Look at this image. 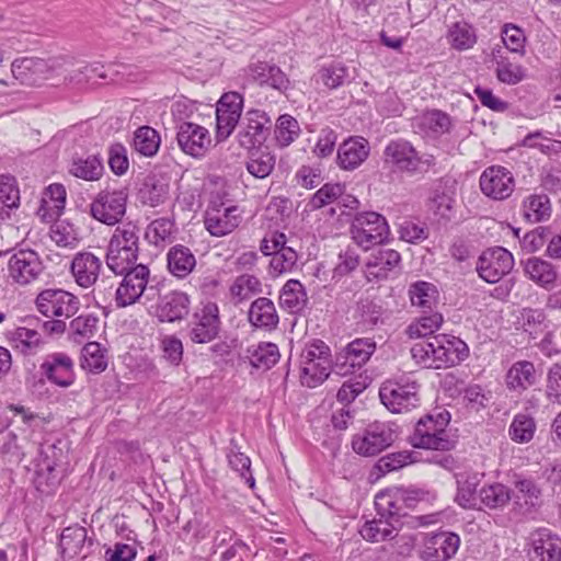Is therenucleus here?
Here are the masks:
<instances>
[{"mask_svg": "<svg viewBox=\"0 0 561 561\" xmlns=\"http://www.w3.org/2000/svg\"><path fill=\"white\" fill-rule=\"evenodd\" d=\"M385 163L402 172H414L420 157L413 146L403 139L390 141L383 151Z\"/></svg>", "mask_w": 561, "mask_h": 561, "instance_id": "nucleus-20", "label": "nucleus"}, {"mask_svg": "<svg viewBox=\"0 0 561 561\" xmlns=\"http://www.w3.org/2000/svg\"><path fill=\"white\" fill-rule=\"evenodd\" d=\"M351 234L358 247L368 250L387 240L389 226L385 217L378 213H362L355 216L351 226Z\"/></svg>", "mask_w": 561, "mask_h": 561, "instance_id": "nucleus-6", "label": "nucleus"}, {"mask_svg": "<svg viewBox=\"0 0 561 561\" xmlns=\"http://www.w3.org/2000/svg\"><path fill=\"white\" fill-rule=\"evenodd\" d=\"M495 73L501 82L510 85L519 83L526 76L523 66L513 64L508 59H499Z\"/></svg>", "mask_w": 561, "mask_h": 561, "instance_id": "nucleus-60", "label": "nucleus"}, {"mask_svg": "<svg viewBox=\"0 0 561 561\" xmlns=\"http://www.w3.org/2000/svg\"><path fill=\"white\" fill-rule=\"evenodd\" d=\"M102 270V259L89 251L76 253L70 264V273L76 284L84 289L95 285Z\"/></svg>", "mask_w": 561, "mask_h": 561, "instance_id": "nucleus-19", "label": "nucleus"}, {"mask_svg": "<svg viewBox=\"0 0 561 561\" xmlns=\"http://www.w3.org/2000/svg\"><path fill=\"white\" fill-rule=\"evenodd\" d=\"M510 390L522 392L536 382V369L531 362L518 360L512 365L505 377Z\"/></svg>", "mask_w": 561, "mask_h": 561, "instance_id": "nucleus-32", "label": "nucleus"}, {"mask_svg": "<svg viewBox=\"0 0 561 561\" xmlns=\"http://www.w3.org/2000/svg\"><path fill=\"white\" fill-rule=\"evenodd\" d=\"M114 274L123 276L115 294L116 306L124 308L136 304L145 293L148 284L150 274L148 266L137 264L126 272Z\"/></svg>", "mask_w": 561, "mask_h": 561, "instance_id": "nucleus-11", "label": "nucleus"}, {"mask_svg": "<svg viewBox=\"0 0 561 561\" xmlns=\"http://www.w3.org/2000/svg\"><path fill=\"white\" fill-rule=\"evenodd\" d=\"M534 561H561V537L541 528L531 535Z\"/></svg>", "mask_w": 561, "mask_h": 561, "instance_id": "nucleus-23", "label": "nucleus"}, {"mask_svg": "<svg viewBox=\"0 0 561 561\" xmlns=\"http://www.w3.org/2000/svg\"><path fill=\"white\" fill-rule=\"evenodd\" d=\"M479 184L485 196L494 201H503L514 192L515 179L508 169L492 165L482 172Z\"/></svg>", "mask_w": 561, "mask_h": 561, "instance_id": "nucleus-13", "label": "nucleus"}, {"mask_svg": "<svg viewBox=\"0 0 561 561\" xmlns=\"http://www.w3.org/2000/svg\"><path fill=\"white\" fill-rule=\"evenodd\" d=\"M525 275L543 288H550L556 283L558 272L554 265L541 257H529L524 262Z\"/></svg>", "mask_w": 561, "mask_h": 561, "instance_id": "nucleus-31", "label": "nucleus"}, {"mask_svg": "<svg viewBox=\"0 0 561 561\" xmlns=\"http://www.w3.org/2000/svg\"><path fill=\"white\" fill-rule=\"evenodd\" d=\"M206 230L214 237L231 233L240 224V215L234 206L224 210L208 209L204 219Z\"/></svg>", "mask_w": 561, "mask_h": 561, "instance_id": "nucleus-25", "label": "nucleus"}, {"mask_svg": "<svg viewBox=\"0 0 561 561\" xmlns=\"http://www.w3.org/2000/svg\"><path fill=\"white\" fill-rule=\"evenodd\" d=\"M249 79L260 87H267L279 92H285L289 88V79L279 67L268 62L259 61L251 64L245 69Z\"/></svg>", "mask_w": 561, "mask_h": 561, "instance_id": "nucleus-21", "label": "nucleus"}, {"mask_svg": "<svg viewBox=\"0 0 561 561\" xmlns=\"http://www.w3.org/2000/svg\"><path fill=\"white\" fill-rule=\"evenodd\" d=\"M459 545L460 538L454 533L426 535L420 558L423 561H447L456 554Z\"/></svg>", "mask_w": 561, "mask_h": 561, "instance_id": "nucleus-16", "label": "nucleus"}, {"mask_svg": "<svg viewBox=\"0 0 561 561\" xmlns=\"http://www.w3.org/2000/svg\"><path fill=\"white\" fill-rule=\"evenodd\" d=\"M401 256L392 249H379L373 253L366 264L368 280L386 279L391 274H397L400 268Z\"/></svg>", "mask_w": 561, "mask_h": 561, "instance_id": "nucleus-22", "label": "nucleus"}, {"mask_svg": "<svg viewBox=\"0 0 561 561\" xmlns=\"http://www.w3.org/2000/svg\"><path fill=\"white\" fill-rule=\"evenodd\" d=\"M370 147L363 137H351L337 149V164L343 170L357 169L369 156Z\"/></svg>", "mask_w": 561, "mask_h": 561, "instance_id": "nucleus-24", "label": "nucleus"}, {"mask_svg": "<svg viewBox=\"0 0 561 561\" xmlns=\"http://www.w3.org/2000/svg\"><path fill=\"white\" fill-rule=\"evenodd\" d=\"M80 366L90 373L99 374L106 369L104 350L98 342H89L81 350Z\"/></svg>", "mask_w": 561, "mask_h": 561, "instance_id": "nucleus-46", "label": "nucleus"}, {"mask_svg": "<svg viewBox=\"0 0 561 561\" xmlns=\"http://www.w3.org/2000/svg\"><path fill=\"white\" fill-rule=\"evenodd\" d=\"M397 437L394 424L375 422L369 424L362 434L353 437L352 446L356 454L369 457L391 446Z\"/></svg>", "mask_w": 561, "mask_h": 561, "instance_id": "nucleus-7", "label": "nucleus"}, {"mask_svg": "<svg viewBox=\"0 0 561 561\" xmlns=\"http://www.w3.org/2000/svg\"><path fill=\"white\" fill-rule=\"evenodd\" d=\"M347 76V69L344 66L334 64L320 69L317 80L329 89H336L344 83Z\"/></svg>", "mask_w": 561, "mask_h": 561, "instance_id": "nucleus-61", "label": "nucleus"}, {"mask_svg": "<svg viewBox=\"0 0 561 561\" xmlns=\"http://www.w3.org/2000/svg\"><path fill=\"white\" fill-rule=\"evenodd\" d=\"M220 324L218 305L215 301L203 300L192 314L188 323V337L193 343H209L217 337Z\"/></svg>", "mask_w": 561, "mask_h": 561, "instance_id": "nucleus-5", "label": "nucleus"}, {"mask_svg": "<svg viewBox=\"0 0 561 561\" xmlns=\"http://www.w3.org/2000/svg\"><path fill=\"white\" fill-rule=\"evenodd\" d=\"M480 503L488 508H501L511 500L510 490L501 483L484 485L478 493Z\"/></svg>", "mask_w": 561, "mask_h": 561, "instance_id": "nucleus-50", "label": "nucleus"}, {"mask_svg": "<svg viewBox=\"0 0 561 561\" xmlns=\"http://www.w3.org/2000/svg\"><path fill=\"white\" fill-rule=\"evenodd\" d=\"M409 296L413 306L432 309L437 302L438 291L432 283L417 280L410 285Z\"/></svg>", "mask_w": 561, "mask_h": 561, "instance_id": "nucleus-45", "label": "nucleus"}, {"mask_svg": "<svg viewBox=\"0 0 561 561\" xmlns=\"http://www.w3.org/2000/svg\"><path fill=\"white\" fill-rule=\"evenodd\" d=\"M308 301L307 293L302 284L297 279H289L283 286L279 294V305L290 313L304 310Z\"/></svg>", "mask_w": 561, "mask_h": 561, "instance_id": "nucleus-36", "label": "nucleus"}, {"mask_svg": "<svg viewBox=\"0 0 561 561\" xmlns=\"http://www.w3.org/2000/svg\"><path fill=\"white\" fill-rule=\"evenodd\" d=\"M443 323V316L438 312H434L427 316H422L412 321L405 333L410 339H421L432 335L436 332Z\"/></svg>", "mask_w": 561, "mask_h": 561, "instance_id": "nucleus-48", "label": "nucleus"}, {"mask_svg": "<svg viewBox=\"0 0 561 561\" xmlns=\"http://www.w3.org/2000/svg\"><path fill=\"white\" fill-rule=\"evenodd\" d=\"M139 228L133 222L119 225L113 232L106 251V266L113 273H123L137 265Z\"/></svg>", "mask_w": 561, "mask_h": 561, "instance_id": "nucleus-2", "label": "nucleus"}, {"mask_svg": "<svg viewBox=\"0 0 561 561\" xmlns=\"http://www.w3.org/2000/svg\"><path fill=\"white\" fill-rule=\"evenodd\" d=\"M300 134L299 123L289 114L280 115L275 125V139L282 148L293 144Z\"/></svg>", "mask_w": 561, "mask_h": 561, "instance_id": "nucleus-51", "label": "nucleus"}, {"mask_svg": "<svg viewBox=\"0 0 561 561\" xmlns=\"http://www.w3.org/2000/svg\"><path fill=\"white\" fill-rule=\"evenodd\" d=\"M514 266V257L510 251L502 247L486 249L477 262V272L486 283L500 282Z\"/></svg>", "mask_w": 561, "mask_h": 561, "instance_id": "nucleus-12", "label": "nucleus"}, {"mask_svg": "<svg viewBox=\"0 0 561 561\" xmlns=\"http://www.w3.org/2000/svg\"><path fill=\"white\" fill-rule=\"evenodd\" d=\"M523 216L526 221L537 224L551 217V203L546 194H531L523 202Z\"/></svg>", "mask_w": 561, "mask_h": 561, "instance_id": "nucleus-38", "label": "nucleus"}, {"mask_svg": "<svg viewBox=\"0 0 561 561\" xmlns=\"http://www.w3.org/2000/svg\"><path fill=\"white\" fill-rule=\"evenodd\" d=\"M376 351V343L368 337L356 339L352 341L345 350L344 363H336L335 369L340 375H344L348 373V369L343 370L344 366H350L351 368H360L364 364H366L370 356Z\"/></svg>", "mask_w": 561, "mask_h": 561, "instance_id": "nucleus-28", "label": "nucleus"}, {"mask_svg": "<svg viewBox=\"0 0 561 561\" xmlns=\"http://www.w3.org/2000/svg\"><path fill=\"white\" fill-rule=\"evenodd\" d=\"M345 186L340 183H327L311 197L309 205L313 209L321 208L335 202L344 193Z\"/></svg>", "mask_w": 561, "mask_h": 561, "instance_id": "nucleus-59", "label": "nucleus"}, {"mask_svg": "<svg viewBox=\"0 0 561 561\" xmlns=\"http://www.w3.org/2000/svg\"><path fill=\"white\" fill-rule=\"evenodd\" d=\"M87 529L82 526H69L60 535L59 547L64 557L72 559L77 557L84 547Z\"/></svg>", "mask_w": 561, "mask_h": 561, "instance_id": "nucleus-42", "label": "nucleus"}, {"mask_svg": "<svg viewBox=\"0 0 561 561\" xmlns=\"http://www.w3.org/2000/svg\"><path fill=\"white\" fill-rule=\"evenodd\" d=\"M191 299L183 291L164 295L157 306V317L161 322H174L183 319L190 311Z\"/></svg>", "mask_w": 561, "mask_h": 561, "instance_id": "nucleus-26", "label": "nucleus"}, {"mask_svg": "<svg viewBox=\"0 0 561 561\" xmlns=\"http://www.w3.org/2000/svg\"><path fill=\"white\" fill-rule=\"evenodd\" d=\"M10 273L13 279L21 284H30L35 278V253L20 250L10 260Z\"/></svg>", "mask_w": 561, "mask_h": 561, "instance_id": "nucleus-34", "label": "nucleus"}, {"mask_svg": "<svg viewBox=\"0 0 561 561\" xmlns=\"http://www.w3.org/2000/svg\"><path fill=\"white\" fill-rule=\"evenodd\" d=\"M330 348L322 341H316L306 346L300 356L301 383L314 388L330 375Z\"/></svg>", "mask_w": 561, "mask_h": 561, "instance_id": "nucleus-4", "label": "nucleus"}, {"mask_svg": "<svg viewBox=\"0 0 561 561\" xmlns=\"http://www.w3.org/2000/svg\"><path fill=\"white\" fill-rule=\"evenodd\" d=\"M261 291L262 285L260 279L250 274H242L238 276L230 286V294L237 304L247 300Z\"/></svg>", "mask_w": 561, "mask_h": 561, "instance_id": "nucleus-53", "label": "nucleus"}, {"mask_svg": "<svg viewBox=\"0 0 561 561\" xmlns=\"http://www.w3.org/2000/svg\"><path fill=\"white\" fill-rule=\"evenodd\" d=\"M196 266V257L188 247L175 244L167 253V268L169 273L183 279L187 277Z\"/></svg>", "mask_w": 561, "mask_h": 561, "instance_id": "nucleus-30", "label": "nucleus"}, {"mask_svg": "<svg viewBox=\"0 0 561 561\" xmlns=\"http://www.w3.org/2000/svg\"><path fill=\"white\" fill-rule=\"evenodd\" d=\"M20 192L15 180L9 175H0V225L10 218L11 210L18 208Z\"/></svg>", "mask_w": 561, "mask_h": 561, "instance_id": "nucleus-41", "label": "nucleus"}, {"mask_svg": "<svg viewBox=\"0 0 561 561\" xmlns=\"http://www.w3.org/2000/svg\"><path fill=\"white\" fill-rule=\"evenodd\" d=\"M516 488V499L524 500L525 504L528 506H536L538 504L540 497V489L537 484L530 479H522L515 482Z\"/></svg>", "mask_w": 561, "mask_h": 561, "instance_id": "nucleus-64", "label": "nucleus"}, {"mask_svg": "<svg viewBox=\"0 0 561 561\" xmlns=\"http://www.w3.org/2000/svg\"><path fill=\"white\" fill-rule=\"evenodd\" d=\"M404 500V492L402 490H386L379 492L375 497V506L377 515L381 518L398 522L401 515L402 505Z\"/></svg>", "mask_w": 561, "mask_h": 561, "instance_id": "nucleus-33", "label": "nucleus"}, {"mask_svg": "<svg viewBox=\"0 0 561 561\" xmlns=\"http://www.w3.org/2000/svg\"><path fill=\"white\" fill-rule=\"evenodd\" d=\"M449 423L448 413H438L436 417L427 415L421 419L416 425L411 443L414 447L447 451L454 447L446 427Z\"/></svg>", "mask_w": 561, "mask_h": 561, "instance_id": "nucleus-3", "label": "nucleus"}, {"mask_svg": "<svg viewBox=\"0 0 561 561\" xmlns=\"http://www.w3.org/2000/svg\"><path fill=\"white\" fill-rule=\"evenodd\" d=\"M468 354L467 344L461 339L449 334L434 335L411 347L412 358L423 368L451 367L465 360Z\"/></svg>", "mask_w": 561, "mask_h": 561, "instance_id": "nucleus-1", "label": "nucleus"}, {"mask_svg": "<svg viewBox=\"0 0 561 561\" xmlns=\"http://www.w3.org/2000/svg\"><path fill=\"white\" fill-rule=\"evenodd\" d=\"M67 192L62 184L54 183L46 187L42 194L41 206L37 215L44 221H53L57 219L66 205Z\"/></svg>", "mask_w": 561, "mask_h": 561, "instance_id": "nucleus-29", "label": "nucleus"}, {"mask_svg": "<svg viewBox=\"0 0 561 561\" xmlns=\"http://www.w3.org/2000/svg\"><path fill=\"white\" fill-rule=\"evenodd\" d=\"M359 534L367 541L380 542L394 539L398 535V528L391 520L379 517L367 520L362 526Z\"/></svg>", "mask_w": 561, "mask_h": 561, "instance_id": "nucleus-40", "label": "nucleus"}, {"mask_svg": "<svg viewBox=\"0 0 561 561\" xmlns=\"http://www.w3.org/2000/svg\"><path fill=\"white\" fill-rule=\"evenodd\" d=\"M175 225L170 218H158L149 224L146 230V238L149 243L160 245L171 242L174 238Z\"/></svg>", "mask_w": 561, "mask_h": 561, "instance_id": "nucleus-52", "label": "nucleus"}, {"mask_svg": "<svg viewBox=\"0 0 561 561\" xmlns=\"http://www.w3.org/2000/svg\"><path fill=\"white\" fill-rule=\"evenodd\" d=\"M80 308V300L64 289H45L37 294V311L47 318H71Z\"/></svg>", "mask_w": 561, "mask_h": 561, "instance_id": "nucleus-10", "label": "nucleus"}, {"mask_svg": "<svg viewBox=\"0 0 561 561\" xmlns=\"http://www.w3.org/2000/svg\"><path fill=\"white\" fill-rule=\"evenodd\" d=\"M44 455V451H39V457H37V491L42 493L49 494L57 488L59 483V478L55 473V461L50 460L46 455L44 459L41 457Z\"/></svg>", "mask_w": 561, "mask_h": 561, "instance_id": "nucleus-47", "label": "nucleus"}, {"mask_svg": "<svg viewBox=\"0 0 561 561\" xmlns=\"http://www.w3.org/2000/svg\"><path fill=\"white\" fill-rule=\"evenodd\" d=\"M525 35L522 28L513 24H506L502 31V43L512 53L525 54Z\"/></svg>", "mask_w": 561, "mask_h": 561, "instance_id": "nucleus-62", "label": "nucleus"}, {"mask_svg": "<svg viewBox=\"0 0 561 561\" xmlns=\"http://www.w3.org/2000/svg\"><path fill=\"white\" fill-rule=\"evenodd\" d=\"M298 261V253L295 249H283L274 253L270 261V274L278 276L290 273L295 268Z\"/></svg>", "mask_w": 561, "mask_h": 561, "instance_id": "nucleus-58", "label": "nucleus"}, {"mask_svg": "<svg viewBox=\"0 0 561 561\" xmlns=\"http://www.w3.org/2000/svg\"><path fill=\"white\" fill-rule=\"evenodd\" d=\"M42 376L61 388L70 387L76 379L73 360L66 353H51L41 364Z\"/></svg>", "mask_w": 561, "mask_h": 561, "instance_id": "nucleus-18", "label": "nucleus"}, {"mask_svg": "<svg viewBox=\"0 0 561 561\" xmlns=\"http://www.w3.org/2000/svg\"><path fill=\"white\" fill-rule=\"evenodd\" d=\"M448 43L457 50H467L477 42V35L473 27L465 22L458 21L450 25L447 33Z\"/></svg>", "mask_w": 561, "mask_h": 561, "instance_id": "nucleus-44", "label": "nucleus"}, {"mask_svg": "<svg viewBox=\"0 0 561 561\" xmlns=\"http://www.w3.org/2000/svg\"><path fill=\"white\" fill-rule=\"evenodd\" d=\"M176 140L181 150L193 158L204 157L211 144L209 131L205 127L188 122L179 126Z\"/></svg>", "mask_w": 561, "mask_h": 561, "instance_id": "nucleus-17", "label": "nucleus"}, {"mask_svg": "<svg viewBox=\"0 0 561 561\" xmlns=\"http://www.w3.org/2000/svg\"><path fill=\"white\" fill-rule=\"evenodd\" d=\"M275 167V156L268 151H257L252 153L247 162V170L257 179H265L271 174Z\"/></svg>", "mask_w": 561, "mask_h": 561, "instance_id": "nucleus-55", "label": "nucleus"}, {"mask_svg": "<svg viewBox=\"0 0 561 561\" xmlns=\"http://www.w3.org/2000/svg\"><path fill=\"white\" fill-rule=\"evenodd\" d=\"M451 125L450 116L440 110L426 111L419 119L420 130L431 138L449 133Z\"/></svg>", "mask_w": 561, "mask_h": 561, "instance_id": "nucleus-35", "label": "nucleus"}, {"mask_svg": "<svg viewBox=\"0 0 561 561\" xmlns=\"http://www.w3.org/2000/svg\"><path fill=\"white\" fill-rule=\"evenodd\" d=\"M242 107L243 98L237 92L225 93L219 99L216 108L218 140H225L231 135L240 121Z\"/></svg>", "mask_w": 561, "mask_h": 561, "instance_id": "nucleus-14", "label": "nucleus"}, {"mask_svg": "<svg viewBox=\"0 0 561 561\" xmlns=\"http://www.w3.org/2000/svg\"><path fill=\"white\" fill-rule=\"evenodd\" d=\"M419 386L415 381L399 382L393 380L385 381L379 390L382 404L392 413H403L417 407Z\"/></svg>", "mask_w": 561, "mask_h": 561, "instance_id": "nucleus-8", "label": "nucleus"}, {"mask_svg": "<svg viewBox=\"0 0 561 561\" xmlns=\"http://www.w3.org/2000/svg\"><path fill=\"white\" fill-rule=\"evenodd\" d=\"M359 265V253L356 247L347 245L337 255V262L333 268V278H341L355 271Z\"/></svg>", "mask_w": 561, "mask_h": 561, "instance_id": "nucleus-56", "label": "nucleus"}, {"mask_svg": "<svg viewBox=\"0 0 561 561\" xmlns=\"http://www.w3.org/2000/svg\"><path fill=\"white\" fill-rule=\"evenodd\" d=\"M160 136L156 129L149 126L139 127L134 135V148L145 157H152L158 152Z\"/></svg>", "mask_w": 561, "mask_h": 561, "instance_id": "nucleus-49", "label": "nucleus"}, {"mask_svg": "<svg viewBox=\"0 0 561 561\" xmlns=\"http://www.w3.org/2000/svg\"><path fill=\"white\" fill-rule=\"evenodd\" d=\"M104 167L102 160L95 156L78 158L72 161L69 172L84 181H98L102 176Z\"/></svg>", "mask_w": 561, "mask_h": 561, "instance_id": "nucleus-43", "label": "nucleus"}, {"mask_svg": "<svg viewBox=\"0 0 561 561\" xmlns=\"http://www.w3.org/2000/svg\"><path fill=\"white\" fill-rule=\"evenodd\" d=\"M127 193L125 190H103L90 205L92 217L102 224H117L126 211Z\"/></svg>", "mask_w": 561, "mask_h": 561, "instance_id": "nucleus-9", "label": "nucleus"}, {"mask_svg": "<svg viewBox=\"0 0 561 561\" xmlns=\"http://www.w3.org/2000/svg\"><path fill=\"white\" fill-rule=\"evenodd\" d=\"M535 431L536 423L531 416L517 414L510 425L508 434L512 440L523 444L533 439Z\"/></svg>", "mask_w": 561, "mask_h": 561, "instance_id": "nucleus-54", "label": "nucleus"}, {"mask_svg": "<svg viewBox=\"0 0 561 561\" xmlns=\"http://www.w3.org/2000/svg\"><path fill=\"white\" fill-rule=\"evenodd\" d=\"M248 319L251 325L267 332L275 330L279 322L274 302L266 297H259L251 304Z\"/></svg>", "mask_w": 561, "mask_h": 561, "instance_id": "nucleus-27", "label": "nucleus"}, {"mask_svg": "<svg viewBox=\"0 0 561 561\" xmlns=\"http://www.w3.org/2000/svg\"><path fill=\"white\" fill-rule=\"evenodd\" d=\"M271 128V119L260 110H250L245 113L238 133V140L245 149L263 144Z\"/></svg>", "mask_w": 561, "mask_h": 561, "instance_id": "nucleus-15", "label": "nucleus"}, {"mask_svg": "<svg viewBox=\"0 0 561 561\" xmlns=\"http://www.w3.org/2000/svg\"><path fill=\"white\" fill-rule=\"evenodd\" d=\"M247 353L250 364L263 370L272 368L280 358L278 346L272 342H260L249 346Z\"/></svg>", "mask_w": 561, "mask_h": 561, "instance_id": "nucleus-37", "label": "nucleus"}, {"mask_svg": "<svg viewBox=\"0 0 561 561\" xmlns=\"http://www.w3.org/2000/svg\"><path fill=\"white\" fill-rule=\"evenodd\" d=\"M65 65L66 58L62 56H55L48 59L37 58V81L41 80L42 84L49 87L59 85L62 83Z\"/></svg>", "mask_w": 561, "mask_h": 561, "instance_id": "nucleus-39", "label": "nucleus"}, {"mask_svg": "<svg viewBox=\"0 0 561 561\" xmlns=\"http://www.w3.org/2000/svg\"><path fill=\"white\" fill-rule=\"evenodd\" d=\"M35 332L26 328H18L11 333V346L22 355H32L35 346Z\"/></svg>", "mask_w": 561, "mask_h": 561, "instance_id": "nucleus-63", "label": "nucleus"}, {"mask_svg": "<svg viewBox=\"0 0 561 561\" xmlns=\"http://www.w3.org/2000/svg\"><path fill=\"white\" fill-rule=\"evenodd\" d=\"M49 238L58 247L75 248L78 243L77 232L72 225L61 220L55 221L49 228Z\"/></svg>", "mask_w": 561, "mask_h": 561, "instance_id": "nucleus-57", "label": "nucleus"}]
</instances>
